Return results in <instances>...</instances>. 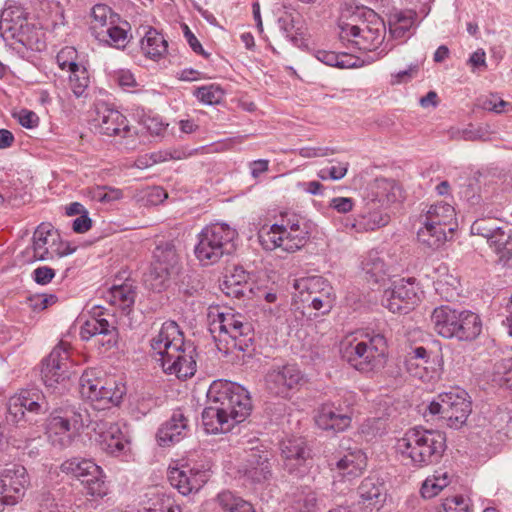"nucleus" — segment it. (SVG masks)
<instances>
[{
    "label": "nucleus",
    "mask_w": 512,
    "mask_h": 512,
    "mask_svg": "<svg viewBox=\"0 0 512 512\" xmlns=\"http://www.w3.org/2000/svg\"><path fill=\"white\" fill-rule=\"evenodd\" d=\"M207 407L202 423L208 434L229 432L251 413L252 401L248 391L238 383L215 380L207 391Z\"/></svg>",
    "instance_id": "obj_1"
},
{
    "label": "nucleus",
    "mask_w": 512,
    "mask_h": 512,
    "mask_svg": "<svg viewBox=\"0 0 512 512\" xmlns=\"http://www.w3.org/2000/svg\"><path fill=\"white\" fill-rule=\"evenodd\" d=\"M150 346L159 356L157 361L166 374L185 380L196 373V346L184 339L175 321L164 322L158 334L150 340Z\"/></svg>",
    "instance_id": "obj_2"
},
{
    "label": "nucleus",
    "mask_w": 512,
    "mask_h": 512,
    "mask_svg": "<svg viewBox=\"0 0 512 512\" xmlns=\"http://www.w3.org/2000/svg\"><path fill=\"white\" fill-rule=\"evenodd\" d=\"M208 322L219 351L229 354L237 350L247 356L252 355L255 350L254 329L244 315L231 308L220 311L219 307H210Z\"/></svg>",
    "instance_id": "obj_3"
},
{
    "label": "nucleus",
    "mask_w": 512,
    "mask_h": 512,
    "mask_svg": "<svg viewBox=\"0 0 512 512\" xmlns=\"http://www.w3.org/2000/svg\"><path fill=\"white\" fill-rule=\"evenodd\" d=\"M446 448L444 432L421 427L407 430L397 442V449L402 457L409 459V463L415 468L438 463Z\"/></svg>",
    "instance_id": "obj_4"
},
{
    "label": "nucleus",
    "mask_w": 512,
    "mask_h": 512,
    "mask_svg": "<svg viewBox=\"0 0 512 512\" xmlns=\"http://www.w3.org/2000/svg\"><path fill=\"white\" fill-rule=\"evenodd\" d=\"M92 420L86 408L65 404L53 409L46 420V434L52 446L64 449L72 445Z\"/></svg>",
    "instance_id": "obj_5"
},
{
    "label": "nucleus",
    "mask_w": 512,
    "mask_h": 512,
    "mask_svg": "<svg viewBox=\"0 0 512 512\" xmlns=\"http://www.w3.org/2000/svg\"><path fill=\"white\" fill-rule=\"evenodd\" d=\"M362 336V339H355L343 349V358L359 372H377L387 361V339L375 331L365 332Z\"/></svg>",
    "instance_id": "obj_6"
},
{
    "label": "nucleus",
    "mask_w": 512,
    "mask_h": 512,
    "mask_svg": "<svg viewBox=\"0 0 512 512\" xmlns=\"http://www.w3.org/2000/svg\"><path fill=\"white\" fill-rule=\"evenodd\" d=\"M431 323L437 334L459 341H472L482 330L479 316L468 310H456L448 305L436 307L431 314Z\"/></svg>",
    "instance_id": "obj_7"
},
{
    "label": "nucleus",
    "mask_w": 512,
    "mask_h": 512,
    "mask_svg": "<svg viewBox=\"0 0 512 512\" xmlns=\"http://www.w3.org/2000/svg\"><path fill=\"white\" fill-rule=\"evenodd\" d=\"M179 241L161 239L156 242L153 251L151 269L145 276L146 286L154 292L166 290L181 269V251Z\"/></svg>",
    "instance_id": "obj_8"
},
{
    "label": "nucleus",
    "mask_w": 512,
    "mask_h": 512,
    "mask_svg": "<svg viewBox=\"0 0 512 512\" xmlns=\"http://www.w3.org/2000/svg\"><path fill=\"white\" fill-rule=\"evenodd\" d=\"M236 236V230L225 223L205 227L199 234L195 247L197 259L204 265L218 262L224 254H230L234 250Z\"/></svg>",
    "instance_id": "obj_9"
},
{
    "label": "nucleus",
    "mask_w": 512,
    "mask_h": 512,
    "mask_svg": "<svg viewBox=\"0 0 512 512\" xmlns=\"http://www.w3.org/2000/svg\"><path fill=\"white\" fill-rule=\"evenodd\" d=\"M431 416H438L453 429H460L472 412V403L465 390L456 388L440 393L436 399L427 406Z\"/></svg>",
    "instance_id": "obj_10"
},
{
    "label": "nucleus",
    "mask_w": 512,
    "mask_h": 512,
    "mask_svg": "<svg viewBox=\"0 0 512 512\" xmlns=\"http://www.w3.org/2000/svg\"><path fill=\"white\" fill-rule=\"evenodd\" d=\"M50 409V403L40 389H22L8 399L6 421L13 425L21 422L35 424L38 422L36 417L45 415Z\"/></svg>",
    "instance_id": "obj_11"
},
{
    "label": "nucleus",
    "mask_w": 512,
    "mask_h": 512,
    "mask_svg": "<svg viewBox=\"0 0 512 512\" xmlns=\"http://www.w3.org/2000/svg\"><path fill=\"white\" fill-rule=\"evenodd\" d=\"M455 218L454 208L444 202H438L429 206L428 210L421 215L424 225L418 233L419 241L430 248H438L447 239V231L452 232V223Z\"/></svg>",
    "instance_id": "obj_12"
},
{
    "label": "nucleus",
    "mask_w": 512,
    "mask_h": 512,
    "mask_svg": "<svg viewBox=\"0 0 512 512\" xmlns=\"http://www.w3.org/2000/svg\"><path fill=\"white\" fill-rule=\"evenodd\" d=\"M294 288L299 292L301 301L320 314H328L334 304L333 288L322 276H309L296 279Z\"/></svg>",
    "instance_id": "obj_13"
},
{
    "label": "nucleus",
    "mask_w": 512,
    "mask_h": 512,
    "mask_svg": "<svg viewBox=\"0 0 512 512\" xmlns=\"http://www.w3.org/2000/svg\"><path fill=\"white\" fill-rule=\"evenodd\" d=\"M273 453L264 445L246 451L244 463L239 469L246 481L252 485L269 483L273 476Z\"/></svg>",
    "instance_id": "obj_14"
},
{
    "label": "nucleus",
    "mask_w": 512,
    "mask_h": 512,
    "mask_svg": "<svg viewBox=\"0 0 512 512\" xmlns=\"http://www.w3.org/2000/svg\"><path fill=\"white\" fill-rule=\"evenodd\" d=\"M59 234L53 230L51 224L41 223L33 234V260L44 261L56 257L72 254L75 248L68 244L58 243Z\"/></svg>",
    "instance_id": "obj_15"
},
{
    "label": "nucleus",
    "mask_w": 512,
    "mask_h": 512,
    "mask_svg": "<svg viewBox=\"0 0 512 512\" xmlns=\"http://www.w3.org/2000/svg\"><path fill=\"white\" fill-rule=\"evenodd\" d=\"M29 483L26 468L14 464L0 471V512L5 505L17 504L25 495Z\"/></svg>",
    "instance_id": "obj_16"
},
{
    "label": "nucleus",
    "mask_w": 512,
    "mask_h": 512,
    "mask_svg": "<svg viewBox=\"0 0 512 512\" xmlns=\"http://www.w3.org/2000/svg\"><path fill=\"white\" fill-rule=\"evenodd\" d=\"M102 315L99 308L94 309L93 315L82 324L80 337L84 341L94 339L96 345L108 351L116 346L119 334L114 323Z\"/></svg>",
    "instance_id": "obj_17"
},
{
    "label": "nucleus",
    "mask_w": 512,
    "mask_h": 512,
    "mask_svg": "<svg viewBox=\"0 0 512 512\" xmlns=\"http://www.w3.org/2000/svg\"><path fill=\"white\" fill-rule=\"evenodd\" d=\"M419 296L415 286V279H401L393 283L392 288L384 291L382 305L392 313L406 314L418 303Z\"/></svg>",
    "instance_id": "obj_18"
},
{
    "label": "nucleus",
    "mask_w": 512,
    "mask_h": 512,
    "mask_svg": "<svg viewBox=\"0 0 512 512\" xmlns=\"http://www.w3.org/2000/svg\"><path fill=\"white\" fill-rule=\"evenodd\" d=\"M312 223H302V227L287 233L283 236H275L277 232H266L263 227L258 234L259 242L265 250H274L281 248L288 253H294L300 250L308 242L312 233Z\"/></svg>",
    "instance_id": "obj_19"
},
{
    "label": "nucleus",
    "mask_w": 512,
    "mask_h": 512,
    "mask_svg": "<svg viewBox=\"0 0 512 512\" xmlns=\"http://www.w3.org/2000/svg\"><path fill=\"white\" fill-rule=\"evenodd\" d=\"M305 382L304 374L295 364L273 366L265 376L266 387L270 393L283 398L289 392Z\"/></svg>",
    "instance_id": "obj_20"
},
{
    "label": "nucleus",
    "mask_w": 512,
    "mask_h": 512,
    "mask_svg": "<svg viewBox=\"0 0 512 512\" xmlns=\"http://www.w3.org/2000/svg\"><path fill=\"white\" fill-rule=\"evenodd\" d=\"M69 367L68 347L61 342L42 362L41 376L45 386L53 387L69 379Z\"/></svg>",
    "instance_id": "obj_21"
},
{
    "label": "nucleus",
    "mask_w": 512,
    "mask_h": 512,
    "mask_svg": "<svg viewBox=\"0 0 512 512\" xmlns=\"http://www.w3.org/2000/svg\"><path fill=\"white\" fill-rule=\"evenodd\" d=\"M93 430L97 435L96 441L104 452L112 456H118L124 452L128 440L118 423L107 420L95 421Z\"/></svg>",
    "instance_id": "obj_22"
},
{
    "label": "nucleus",
    "mask_w": 512,
    "mask_h": 512,
    "mask_svg": "<svg viewBox=\"0 0 512 512\" xmlns=\"http://www.w3.org/2000/svg\"><path fill=\"white\" fill-rule=\"evenodd\" d=\"M280 449L285 470L296 476L302 475L309 456L305 440L300 437L287 438L281 442Z\"/></svg>",
    "instance_id": "obj_23"
},
{
    "label": "nucleus",
    "mask_w": 512,
    "mask_h": 512,
    "mask_svg": "<svg viewBox=\"0 0 512 512\" xmlns=\"http://www.w3.org/2000/svg\"><path fill=\"white\" fill-rule=\"evenodd\" d=\"M357 493V505L362 511L378 510L386 500L385 484L376 476H369L362 480Z\"/></svg>",
    "instance_id": "obj_24"
},
{
    "label": "nucleus",
    "mask_w": 512,
    "mask_h": 512,
    "mask_svg": "<svg viewBox=\"0 0 512 512\" xmlns=\"http://www.w3.org/2000/svg\"><path fill=\"white\" fill-rule=\"evenodd\" d=\"M97 115L101 134L122 138L131 135L128 120L120 111L102 104L97 108Z\"/></svg>",
    "instance_id": "obj_25"
},
{
    "label": "nucleus",
    "mask_w": 512,
    "mask_h": 512,
    "mask_svg": "<svg viewBox=\"0 0 512 512\" xmlns=\"http://www.w3.org/2000/svg\"><path fill=\"white\" fill-rule=\"evenodd\" d=\"M208 472L190 468H173L169 471L170 484L184 496L198 492L208 480Z\"/></svg>",
    "instance_id": "obj_26"
},
{
    "label": "nucleus",
    "mask_w": 512,
    "mask_h": 512,
    "mask_svg": "<svg viewBox=\"0 0 512 512\" xmlns=\"http://www.w3.org/2000/svg\"><path fill=\"white\" fill-rule=\"evenodd\" d=\"M317 426L334 433L346 430L351 424V416L347 410L335 406L334 403H324L315 417Z\"/></svg>",
    "instance_id": "obj_27"
},
{
    "label": "nucleus",
    "mask_w": 512,
    "mask_h": 512,
    "mask_svg": "<svg viewBox=\"0 0 512 512\" xmlns=\"http://www.w3.org/2000/svg\"><path fill=\"white\" fill-rule=\"evenodd\" d=\"M188 419L181 409L173 411L171 417L164 422L157 432V441L160 446H170L181 441L188 433Z\"/></svg>",
    "instance_id": "obj_28"
},
{
    "label": "nucleus",
    "mask_w": 512,
    "mask_h": 512,
    "mask_svg": "<svg viewBox=\"0 0 512 512\" xmlns=\"http://www.w3.org/2000/svg\"><path fill=\"white\" fill-rule=\"evenodd\" d=\"M371 26L367 30H362V34L352 38V43L359 50L373 51L376 50L384 41L386 26L383 19L377 13H369L366 18Z\"/></svg>",
    "instance_id": "obj_29"
},
{
    "label": "nucleus",
    "mask_w": 512,
    "mask_h": 512,
    "mask_svg": "<svg viewBox=\"0 0 512 512\" xmlns=\"http://www.w3.org/2000/svg\"><path fill=\"white\" fill-rule=\"evenodd\" d=\"M385 210L377 202L367 199L363 210L354 219L353 227L358 232H367L386 226L390 216Z\"/></svg>",
    "instance_id": "obj_30"
},
{
    "label": "nucleus",
    "mask_w": 512,
    "mask_h": 512,
    "mask_svg": "<svg viewBox=\"0 0 512 512\" xmlns=\"http://www.w3.org/2000/svg\"><path fill=\"white\" fill-rule=\"evenodd\" d=\"M402 197L401 188L392 180L377 179L367 199L377 202L382 208H388Z\"/></svg>",
    "instance_id": "obj_31"
},
{
    "label": "nucleus",
    "mask_w": 512,
    "mask_h": 512,
    "mask_svg": "<svg viewBox=\"0 0 512 512\" xmlns=\"http://www.w3.org/2000/svg\"><path fill=\"white\" fill-rule=\"evenodd\" d=\"M362 9H365V6H357L351 3H344L341 6L338 18L341 40L350 42L352 36H355L354 32L361 20Z\"/></svg>",
    "instance_id": "obj_32"
},
{
    "label": "nucleus",
    "mask_w": 512,
    "mask_h": 512,
    "mask_svg": "<svg viewBox=\"0 0 512 512\" xmlns=\"http://www.w3.org/2000/svg\"><path fill=\"white\" fill-rule=\"evenodd\" d=\"M367 458L361 450L348 452L336 462V470L340 477L351 481L360 476L366 468Z\"/></svg>",
    "instance_id": "obj_33"
},
{
    "label": "nucleus",
    "mask_w": 512,
    "mask_h": 512,
    "mask_svg": "<svg viewBox=\"0 0 512 512\" xmlns=\"http://www.w3.org/2000/svg\"><path fill=\"white\" fill-rule=\"evenodd\" d=\"M362 269L365 272L366 280L372 284L385 282L389 277L388 266L383 256L375 250L368 252L362 261Z\"/></svg>",
    "instance_id": "obj_34"
},
{
    "label": "nucleus",
    "mask_w": 512,
    "mask_h": 512,
    "mask_svg": "<svg viewBox=\"0 0 512 512\" xmlns=\"http://www.w3.org/2000/svg\"><path fill=\"white\" fill-rule=\"evenodd\" d=\"M126 394V386L121 382L103 381L100 395L95 404V409L105 410L121 403L123 396Z\"/></svg>",
    "instance_id": "obj_35"
},
{
    "label": "nucleus",
    "mask_w": 512,
    "mask_h": 512,
    "mask_svg": "<svg viewBox=\"0 0 512 512\" xmlns=\"http://www.w3.org/2000/svg\"><path fill=\"white\" fill-rule=\"evenodd\" d=\"M91 30L98 40H103V32L114 22L119 21V15L105 4H97L91 10Z\"/></svg>",
    "instance_id": "obj_36"
},
{
    "label": "nucleus",
    "mask_w": 512,
    "mask_h": 512,
    "mask_svg": "<svg viewBox=\"0 0 512 512\" xmlns=\"http://www.w3.org/2000/svg\"><path fill=\"white\" fill-rule=\"evenodd\" d=\"M249 274L243 268H235L220 284L221 290L229 297L241 298L248 288Z\"/></svg>",
    "instance_id": "obj_37"
},
{
    "label": "nucleus",
    "mask_w": 512,
    "mask_h": 512,
    "mask_svg": "<svg viewBox=\"0 0 512 512\" xmlns=\"http://www.w3.org/2000/svg\"><path fill=\"white\" fill-rule=\"evenodd\" d=\"M141 49L151 59H158L167 53L168 43L160 32L149 27L141 41Z\"/></svg>",
    "instance_id": "obj_38"
},
{
    "label": "nucleus",
    "mask_w": 512,
    "mask_h": 512,
    "mask_svg": "<svg viewBox=\"0 0 512 512\" xmlns=\"http://www.w3.org/2000/svg\"><path fill=\"white\" fill-rule=\"evenodd\" d=\"M135 298V289L133 285L128 282L113 285L106 294L107 301L122 310L131 308L134 305Z\"/></svg>",
    "instance_id": "obj_39"
},
{
    "label": "nucleus",
    "mask_w": 512,
    "mask_h": 512,
    "mask_svg": "<svg viewBox=\"0 0 512 512\" xmlns=\"http://www.w3.org/2000/svg\"><path fill=\"white\" fill-rule=\"evenodd\" d=\"M105 478L103 469L96 464V470H91V473H88L80 481L88 495L103 498L108 494V485Z\"/></svg>",
    "instance_id": "obj_40"
},
{
    "label": "nucleus",
    "mask_w": 512,
    "mask_h": 512,
    "mask_svg": "<svg viewBox=\"0 0 512 512\" xmlns=\"http://www.w3.org/2000/svg\"><path fill=\"white\" fill-rule=\"evenodd\" d=\"M506 230V226H498L497 221L492 218H480L471 225V234L486 238L490 246L492 241L500 238V235Z\"/></svg>",
    "instance_id": "obj_41"
},
{
    "label": "nucleus",
    "mask_w": 512,
    "mask_h": 512,
    "mask_svg": "<svg viewBox=\"0 0 512 512\" xmlns=\"http://www.w3.org/2000/svg\"><path fill=\"white\" fill-rule=\"evenodd\" d=\"M436 362L438 368H433L431 371L428 370L426 364L420 361L412 360V363H405L408 373L423 382H431L440 379L443 370V358L442 356L437 357Z\"/></svg>",
    "instance_id": "obj_42"
},
{
    "label": "nucleus",
    "mask_w": 512,
    "mask_h": 512,
    "mask_svg": "<svg viewBox=\"0 0 512 512\" xmlns=\"http://www.w3.org/2000/svg\"><path fill=\"white\" fill-rule=\"evenodd\" d=\"M102 383L103 380L96 377L92 370L83 372L79 379L81 396L90 401L94 407L99 399Z\"/></svg>",
    "instance_id": "obj_43"
},
{
    "label": "nucleus",
    "mask_w": 512,
    "mask_h": 512,
    "mask_svg": "<svg viewBox=\"0 0 512 512\" xmlns=\"http://www.w3.org/2000/svg\"><path fill=\"white\" fill-rule=\"evenodd\" d=\"M60 470L67 475L81 480L88 473H91V470H96V463L90 459L73 457L65 460L61 464Z\"/></svg>",
    "instance_id": "obj_44"
},
{
    "label": "nucleus",
    "mask_w": 512,
    "mask_h": 512,
    "mask_svg": "<svg viewBox=\"0 0 512 512\" xmlns=\"http://www.w3.org/2000/svg\"><path fill=\"white\" fill-rule=\"evenodd\" d=\"M69 75V86L73 94L77 97H86L87 89L90 83V75L87 68L80 64L77 68H73L68 71Z\"/></svg>",
    "instance_id": "obj_45"
},
{
    "label": "nucleus",
    "mask_w": 512,
    "mask_h": 512,
    "mask_svg": "<svg viewBox=\"0 0 512 512\" xmlns=\"http://www.w3.org/2000/svg\"><path fill=\"white\" fill-rule=\"evenodd\" d=\"M507 230L500 235V238L492 241V247L498 255V261L503 266H512V230L506 226Z\"/></svg>",
    "instance_id": "obj_46"
},
{
    "label": "nucleus",
    "mask_w": 512,
    "mask_h": 512,
    "mask_svg": "<svg viewBox=\"0 0 512 512\" xmlns=\"http://www.w3.org/2000/svg\"><path fill=\"white\" fill-rule=\"evenodd\" d=\"M217 499L224 512H256L250 502L235 496L230 491L221 492Z\"/></svg>",
    "instance_id": "obj_47"
},
{
    "label": "nucleus",
    "mask_w": 512,
    "mask_h": 512,
    "mask_svg": "<svg viewBox=\"0 0 512 512\" xmlns=\"http://www.w3.org/2000/svg\"><path fill=\"white\" fill-rule=\"evenodd\" d=\"M302 223H311L306 218L295 213H284L281 215V223L273 224L266 228V232H277L275 236H283L302 227Z\"/></svg>",
    "instance_id": "obj_48"
},
{
    "label": "nucleus",
    "mask_w": 512,
    "mask_h": 512,
    "mask_svg": "<svg viewBox=\"0 0 512 512\" xmlns=\"http://www.w3.org/2000/svg\"><path fill=\"white\" fill-rule=\"evenodd\" d=\"M193 95L205 105H215L223 99L224 91L219 85L209 84L196 88Z\"/></svg>",
    "instance_id": "obj_49"
},
{
    "label": "nucleus",
    "mask_w": 512,
    "mask_h": 512,
    "mask_svg": "<svg viewBox=\"0 0 512 512\" xmlns=\"http://www.w3.org/2000/svg\"><path fill=\"white\" fill-rule=\"evenodd\" d=\"M316 58L322 63L338 68H351L355 66L351 58L345 53H336L333 51L318 50L315 54Z\"/></svg>",
    "instance_id": "obj_50"
},
{
    "label": "nucleus",
    "mask_w": 512,
    "mask_h": 512,
    "mask_svg": "<svg viewBox=\"0 0 512 512\" xmlns=\"http://www.w3.org/2000/svg\"><path fill=\"white\" fill-rule=\"evenodd\" d=\"M449 484L446 472L436 474L432 478H427L422 487L421 494L424 498H432L436 496L442 489Z\"/></svg>",
    "instance_id": "obj_51"
},
{
    "label": "nucleus",
    "mask_w": 512,
    "mask_h": 512,
    "mask_svg": "<svg viewBox=\"0 0 512 512\" xmlns=\"http://www.w3.org/2000/svg\"><path fill=\"white\" fill-rule=\"evenodd\" d=\"M316 506L317 497L312 490L303 489L294 495L292 508L296 512H313Z\"/></svg>",
    "instance_id": "obj_52"
},
{
    "label": "nucleus",
    "mask_w": 512,
    "mask_h": 512,
    "mask_svg": "<svg viewBox=\"0 0 512 512\" xmlns=\"http://www.w3.org/2000/svg\"><path fill=\"white\" fill-rule=\"evenodd\" d=\"M117 23L114 22L109 28L105 29L102 41L116 48H124L128 43V31L118 26Z\"/></svg>",
    "instance_id": "obj_53"
},
{
    "label": "nucleus",
    "mask_w": 512,
    "mask_h": 512,
    "mask_svg": "<svg viewBox=\"0 0 512 512\" xmlns=\"http://www.w3.org/2000/svg\"><path fill=\"white\" fill-rule=\"evenodd\" d=\"M77 60H78V52L74 47H71V46H66V47L62 48L56 56V61H57L58 66L62 70H67V71H69L73 68H77V66L81 64Z\"/></svg>",
    "instance_id": "obj_54"
},
{
    "label": "nucleus",
    "mask_w": 512,
    "mask_h": 512,
    "mask_svg": "<svg viewBox=\"0 0 512 512\" xmlns=\"http://www.w3.org/2000/svg\"><path fill=\"white\" fill-rule=\"evenodd\" d=\"M478 105L483 110L495 112V113H502L505 111V107L509 106L510 104L506 101H504L500 96L497 94H490L488 96H484L478 100Z\"/></svg>",
    "instance_id": "obj_55"
},
{
    "label": "nucleus",
    "mask_w": 512,
    "mask_h": 512,
    "mask_svg": "<svg viewBox=\"0 0 512 512\" xmlns=\"http://www.w3.org/2000/svg\"><path fill=\"white\" fill-rule=\"evenodd\" d=\"M497 381L512 389V359H503L495 365Z\"/></svg>",
    "instance_id": "obj_56"
},
{
    "label": "nucleus",
    "mask_w": 512,
    "mask_h": 512,
    "mask_svg": "<svg viewBox=\"0 0 512 512\" xmlns=\"http://www.w3.org/2000/svg\"><path fill=\"white\" fill-rule=\"evenodd\" d=\"M440 512H472L469 500L463 496L446 498Z\"/></svg>",
    "instance_id": "obj_57"
},
{
    "label": "nucleus",
    "mask_w": 512,
    "mask_h": 512,
    "mask_svg": "<svg viewBox=\"0 0 512 512\" xmlns=\"http://www.w3.org/2000/svg\"><path fill=\"white\" fill-rule=\"evenodd\" d=\"M58 298L55 294H36L28 298L29 306L33 310H44L55 304Z\"/></svg>",
    "instance_id": "obj_58"
},
{
    "label": "nucleus",
    "mask_w": 512,
    "mask_h": 512,
    "mask_svg": "<svg viewBox=\"0 0 512 512\" xmlns=\"http://www.w3.org/2000/svg\"><path fill=\"white\" fill-rule=\"evenodd\" d=\"M28 31H29L28 24H26L25 26L24 25L20 26L19 39H18L19 42L22 43L27 48L39 50L40 46H39V39L37 36V34H38L37 31H33L31 34L28 33Z\"/></svg>",
    "instance_id": "obj_59"
},
{
    "label": "nucleus",
    "mask_w": 512,
    "mask_h": 512,
    "mask_svg": "<svg viewBox=\"0 0 512 512\" xmlns=\"http://www.w3.org/2000/svg\"><path fill=\"white\" fill-rule=\"evenodd\" d=\"M55 276L54 269L48 266H41L33 271V279L37 284L46 285L52 281Z\"/></svg>",
    "instance_id": "obj_60"
},
{
    "label": "nucleus",
    "mask_w": 512,
    "mask_h": 512,
    "mask_svg": "<svg viewBox=\"0 0 512 512\" xmlns=\"http://www.w3.org/2000/svg\"><path fill=\"white\" fill-rule=\"evenodd\" d=\"M336 151L329 147H304L299 154L305 158L324 157L334 154Z\"/></svg>",
    "instance_id": "obj_61"
},
{
    "label": "nucleus",
    "mask_w": 512,
    "mask_h": 512,
    "mask_svg": "<svg viewBox=\"0 0 512 512\" xmlns=\"http://www.w3.org/2000/svg\"><path fill=\"white\" fill-rule=\"evenodd\" d=\"M354 201L349 197H335L330 201V207L339 213H348L353 209Z\"/></svg>",
    "instance_id": "obj_62"
},
{
    "label": "nucleus",
    "mask_w": 512,
    "mask_h": 512,
    "mask_svg": "<svg viewBox=\"0 0 512 512\" xmlns=\"http://www.w3.org/2000/svg\"><path fill=\"white\" fill-rule=\"evenodd\" d=\"M19 123L21 126L33 129L39 124V117L33 111L22 110L19 114Z\"/></svg>",
    "instance_id": "obj_63"
},
{
    "label": "nucleus",
    "mask_w": 512,
    "mask_h": 512,
    "mask_svg": "<svg viewBox=\"0 0 512 512\" xmlns=\"http://www.w3.org/2000/svg\"><path fill=\"white\" fill-rule=\"evenodd\" d=\"M115 79L120 87L123 89H130L136 86V80L133 74L128 70H120Z\"/></svg>",
    "instance_id": "obj_64"
}]
</instances>
